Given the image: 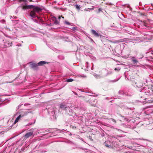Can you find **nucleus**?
<instances>
[{
  "instance_id": "obj_1",
  "label": "nucleus",
  "mask_w": 153,
  "mask_h": 153,
  "mask_svg": "<svg viewBox=\"0 0 153 153\" xmlns=\"http://www.w3.org/2000/svg\"><path fill=\"white\" fill-rule=\"evenodd\" d=\"M32 8L33 9L30 11V15L31 17L33 18L36 16V13H39L42 10V9L37 6H34Z\"/></svg>"
},
{
  "instance_id": "obj_2",
  "label": "nucleus",
  "mask_w": 153,
  "mask_h": 153,
  "mask_svg": "<svg viewBox=\"0 0 153 153\" xmlns=\"http://www.w3.org/2000/svg\"><path fill=\"white\" fill-rule=\"evenodd\" d=\"M28 113V112L26 111H23L22 112H21V114L16 119L15 121L14 122V124H16L18 121L21 118L25 116H26L27 114Z\"/></svg>"
},
{
  "instance_id": "obj_3",
  "label": "nucleus",
  "mask_w": 153,
  "mask_h": 153,
  "mask_svg": "<svg viewBox=\"0 0 153 153\" xmlns=\"http://www.w3.org/2000/svg\"><path fill=\"white\" fill-rule=\"evenodd\" d=\"M30 67L34 70L37 71L39 69V67L37 63L31 62L29 63Z\"/></svg>"
},
{
  "instance_id": "obj_4",
  "label": "nucleus",
  "mask_w": 153,
  "mask_h": 153,
  "mask_svg": "<svg viewBox=\"0 0 153 153\" xmlns=\"http://www.w3.org/2000/svg\"><path fill=\"white\" fill-rule=\"evenodd\" d=\"M34 7V5H21L20 7L22 8L23 10H26L29 9H31L33 7Z\"/></svg>"
},
{
  "instance_id": "obj_5",
  "label": "nucleus",
  "mask_w": 153,
  "mask_h": 153,
  "mask_svg": "<svg viewBox=\"0 0 153 153\" xmlns=\"http://www.w3.org/2000/svg\"><path fill=\"white\" fill-rule=\"evenodd\" d=\"M34 135L33 132H29L27 133L25 135V138L26 139L30 137H33Z\"/></svg>"
},
{
  "instance_id": "obj_6",
  "label": "nucleus",
  "mask_w": 153,
  "mask_h": 153,
  "mask_svg": "<svg viewBox=\"0 0 153 153\" xmlns=\"http://www.w3.org/2000/svg\"><path fill=\"white\" fill-rule=\"evenodd\" d=\"M49 62H47L45 61H41L37 63L38 66H43L46 64H48Z\"/></svg>"
},
{
  "instance_id": "obj_7",
  "label": "nucleus",
  "mask_w": 153,
  "mask_h": 153,
  "mask_svg": "<svg viewBox=\"0 0 153 153\" xmlns=\"http://www.w3.org/2000/svg\"><path fill=\"white\" fill-rule=\"evenodd\" d=\"M91 32L93 35L96 37H99L100 36V35L94 30H91Z\"/></svg>"
},
{
  "instance_id": "obj_8",
  "label": "nucleus",
  "mask_w": 153,
  "mask_h": 153,
  "mask_svg": "<svg viewBox=\"0 0 153 153\" xmlns=\"http://www.w3.org/2000/svg\"><path fill=\"white\" fill-rule=\"evenodd\" d=\"M53 20L54 21V23L56 24H59V22L58 21L56 17L54 16L53 17Z\"/></svg>"
},
{
  "instance_id": "obj_9",
  "label": "nucleus",
  "mask_w": 153,
  "mask_h": 153,
  "mask_svg": "<svg viewBox=\"0 0 153 153\" xmlns=\"http://www.w3.org/2000/svg\"><path fill=\"white\" fill-rule=\"evenodd\" d=\"M60 108L63 109H65L66 107L65 105L61 104L60 105Z\"/></svg>"
},
{
  "instance_id": "obj_10",
  "label": "nucleus",
  "mask_w": 153,
  "mask_h": 153,
  "mask_svg": "<svg viewBox=\"0 0 153 153\" xmlns=\"http://www.w3.org/2000/svg\"><path fill=\"white\" fill-rule=\"evenodd\" d=\"M73 80H74L73 79H67L66 81L68 82H71L73 81Z\"/></svg>"
},
{
  "instance_id": "obj_11",
  "label": "nucleus",
  "mask_w": 153,
  "mask_h": 153,
  "mask_svg": "<svg viewBox=\"0 0 153 153\" xmlns=\"http://www.w3.org/2000/svg\"><path fill=\"white\" fill-rule=\"evenodd\" d=\"M132 60L134 63H137L138 62V61L136 59H133Z\"/></svg>"
},
{
  "instance_id": "obj_12",
  "label": "nucleus",
  "mask_w": 153,
  "mask_h": 153,
  "mask_svg": "<svg viewBox=\"0 0 153 153\" xmlns=\"http://www.w3.org/2000/svg\"><path fill=\"white\" fill-rule=\"evenodd\" d=\"M20 2L23 1L25 2V4H27L26 2H27V0H19Z\"/></svg>"
},
{
  "instance_id": "obj_13",
  "label": "nucleus",
  "mask_w": 153,
  "mask_h": 153,
  "mask_svg": "<svg viewBox=\"0 0 153 153\" xmlns=\"http://www.w3.org/2000/svg\"><path fill=\"white\" fill-rule=\"evenodd\" d=\"M105 145L106 147L108 148H110L111 147V145H110L107 143H105Z\"/></svg>"
},
{
  "instance_id": "obj_14",
  "label": "nucleus",
  "mask_w": 153,
  "mask_h": 153,
  "mask_svg": "<svg viewBox=\"0 0 153 153\" xmlns=\"http://www.w3.org/2000/svg\"><path fill=\"white\" fill-rule=\"evenodd\" d=\"M120 69V68H115L114 69V70L116 71H119Z\"/></svg>"
},
{
  "instance_id": "obj_15",
  "label": "nucleus",
  "mask_w": 153,
  "mask_h": 153,
  "mask_svg": "<svg viewBox=\"0 0 153 153\" xmlns=\"http://www.w3.org/2000/svg\"><path fill=\"white\" fill-rule=\"evenodd\" d=\"M76 7L77 9H79V6H78V5H77L75 6Z\"/></svg>"
},
{
  "instance_id": "obj_16",
  "label": "nucleus",
  "mask_w": 153,
  "mask_h": 153,
  "mask_svg": "<svg viewBox=\"0 0 153 153\" xmlns=\"http://www.w3.org/2000/svg\"><path fill=\"white\" fill-rule=\"evenodd\" d=\"M111 120L112 121L114 122L115 123H116V121L114 119L111 118Z\"/></svg>"
},
{
  "instance_id": "obj_17",
  "label": "nucleus",
  "mask_w": 153,
  "mask_h": 153,
  "mask_svg": "<svg viewBox=\"0 0 153 153\" xmlns=\"http://www.w3.org/2000/svg\"><path fill=\"white\" fill-rule=\"evenodd\" d=\"M117 41L118 42H123V39H120L118 40Z\"/></svg>"
},
{
  "instance_id": "obj_18",
  "label": "nucleus",
  "mask_w": 153,
  "mask_h": 153,
  "mask_svg": "<svg viewBox=\"0 0 153 153\" xmlns=\"http://www.w3.org/2000/svg\"><path fill=\"white\" fill-rule=\"evenodd\" d=\"M65 23L66 24L68 25H70V23H69V22H65Z\"/></svg>"
},
{
  "instance_id": "obj_19",
  "label": "nucleus",
  "mask_w": 153,
  "mask_h": 153,
  "mask_svg": "<svg viewBox=\"0 0 153 153\" xmlns=\"http://www.w3.org/2000/svg\"><path fill=\"white\" fill-rule=\"evenodd\" d=\"M140 15L141 16H145V13H141L140 14Z\"/></svg>"
},
{
  "instance_id": "obj_20",
  "label": "nucleus",
  "mask_w": 153,
  "mask_h": 153,
  "mask_svg": "<svg viewBox=\"0 0 153 153\" xmlns=\"http://www.w3.org/2000/svg\"><path fill=\"white\" fill-rule=\"evenodd\" d=\"M61 18V16H59L58 17V19H60Z\"/></svg>"
},
{
  "instance_id": "obj_21",
  "label": "nucleus",
  "mask_w": 153,
  "mask_h": 153,
  "mask_svg": "<svg viewBox=\"0 0 153 153\" xmlns=\"http://www.w3.org/2000/svg\"><path fill=\"white\" fill-rule=\"evenodd\" d=\"M72 126V127H73V128H76V127H75L74 126Z\"/></svg>"
},
{
  "instance_id": "obj_22",
  "label": "nucleus",
  "mask_w": 153,
  "mask_h": 153,
  "mask_svg": "<svg viewBox=\"0 0 153 153\" xmlns=\"http://www.w3.org/2000/svg\"><path fill=\"white\" fill-rule=\"evenodd\" d=\"M98 10H99V11H101V9H100V8H99Z\"/></svg>"
},
{
  "instance_id": "obj_23",
  "label": "nucleus",
  "mask_w": 153,
  "mask_h": 153,
  "mask_svg": "<svg viewBox=\"0 0 153 153\" xmlns=\"http://www.w3.org/2000/svg\"><path fill=\"white\" fill-rule=\"evenodd\" d=\"M61 17L63 19L64 18V17L63 16H61Z\"/></svg>"
},
{
  "instance_id": "obj_24",
  "label": "nucleus",
  "mask_w": 153,
  "mask_h": 153,
  "mask_svg": "<svg viewBox=\"0 0 153 153\" xmlns=\"http://www.w3.org/2000/svg\"><path fill=\"white\" fill-rule=\"evenodd\" d=\"M30 2H32V0H29Z\"/></svg>"
},
{
  "instance_id": "obj_25",
  "label": "nucleus",
  "mask_w": 153,
  "mask_h": 153,
  "mask_svg": "<svg viewBox=\"0 0 153 153\" xmlns=\"http://www.w3.org/2000/svg\"><path fill=\"white\" fill-rule=\"evenodd\" d=\"M3 22H5V21L4 20H3Z\"/></svg>"
},
{
  "instance_id": "obj_26",
  "label": "nucleus",
  "mask_w": 153,
  "mask_h": 153,
  "mask_svg": "<svg viewBox=\"0 0 153 153\" xmlns=\"http://www.w3.org/2000/svg\"><path fill=\"white\" fill-rule=\"evenodd\" d=\"M133 58H134V57H133Z\"/></svg>"
},
{
  "instance_id": "obj_27",
  "label": "nucleus",
  "mask_w": 153,
  "mask_h": 153,
  "mask_svg": "<svg viewBox=\"0 0 153 153\" xmlns=\"http://www.w3.org/2000/svg\"><path fill=\"white\" fill-rule=\"evenodd\" d=\"M152 89H153V86L152 87Z\"/></svg>"
}]
</instances>
